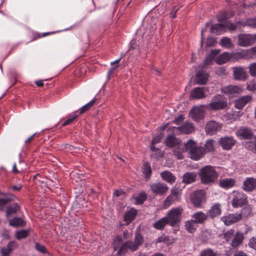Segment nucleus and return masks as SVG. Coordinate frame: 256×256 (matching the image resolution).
I'll list each match as a JSON object with an SVG mask.
<instances>
[{"instance_id": "obj_44", "label": "nucleus", "mask_w": 256, "mask_h": 256, "mask_svg": "<svg viewBox=\"0 0 256 256\" xmlns=\"http://www.w3.org/2000/svg\"><path fill=\"white\" fill-rule=\"evenodd\" d=\"M134 241L138 246L143 244L144 242V238L142 234L139 231H136V232Z\"/></svg>"}, {"instance_id": "obj_22", "label": "nucleus", "mask_w": 256, "mask_h": 256, "mask_svg": "<svg viewBox=\"0 0 256 256\" xmlns=\"http://www.w3.org/2000/svg\"><path fill=\"white\" fill-rule=\"evenodd\" d=\"M251 100L250 96H243L234 102V107L238 109H242Z\"/></svg>"}, {"instance_id": "obj_19", "label": "nucleus", "mask_w": 256, "mask_h": 256, "mask_svg": "<svg viewBox=\"0 0 256 256\" xmlns=\"http://www.w3.org/2000/svg\"><path fill=\"white\" fill-rule=\"evenodd\" d=\"M222 213L221 205L220 204H216L213 205L210 210L207 212L208 217L212 219L218 216Z\"/></svg>"}, {"instance_id": "obj_11", "label": "nucleus", "mask_w": 256, "mask_h": 256, "mask_svg": "<svg viewBox=\"0 0 256 256\" xmlns=\"http://www.w3.org/2000/svg\"><path fill=\"white\" fill-rule=\"evenodd\" d=\"M242 218V214L240 213L230 214L222 216L221 220L226 225L230 226L238 222Z\"/></svg>"}, {"instance_id": "obj_33", "label": "nucleus", "mask_w": 256, "mask_h": 256, "mask_svg": "<svg viewBox=\"0 0 256 256\" xmlns=\"http://www.w3.org/2000/svg\"><path fill=\"white\" fill-rule=\"evenodd\" d=\"M136 214V210L134 209H130V210L126 212L124 214V221L127 224H129L134 218Z\"/></svg>"}, {"instance_id": "obj_56", "label": "nucleus", "mask_w": 256, "mask_h": 256, "mask_svg": "<svg viewBox=\"0 0 256 256\" xmlns=\"http://www.w3.org/2000/svg\"><path fill=\"white\" fill-rule=\"evenodd\" d=\"M246 88L248 90L254 91L256 90V81L251 80L247 83Z\"/></svg>"}, {"instance_id": "obj_8", "label": "nucleus", "mask_w": 256, "mask_h": 256, "mask_svg": "<svg viewBox=\"0 0 256 256\" xmlns=\"http://www.w3.org/2000/svg\"><path fill=\"white\" fill-rule=\"evenodd\" d=\"M256 40L254 36L250 34H240L238 36V45L242 47H248L252 45Z\"/></svg>"}, {"instance_id": "obj_31", "label": "nucleus", "mask_w": 256, "mask_h": 256, "mask_svg": "<svg viewBox=\"0 0 256 256\" xmlns=\"http://www.w3.org/2000/svg\"><path fill=\"white\" fill-rule=\"evenodd\" d=\"M162 178L170 184L174 182L176 178L172 173L169 171L166 170L160 174Z\"/></svg>"}, {"instance_id": "obj_15", "label": "nucleus", "mask_w": 256, "mask_h": 256, "mask_svg": "<svg viewBox=\"0 0 256 256\" xmlns=\"http://www.w3.org/2000/svg\"><path fill=\"white\" fill-rule=\"evenodd\" d=\"M242 90V89L241 87L234 86V85H230L226 86L223 87L222 88V92L230 96H233L235 94H240Z\"/></svg>"}, {"instance_id": "obj_16", "label": "nucleus", "mask_w": 256, "mask_h": 256, "mask_svg": "<svg viewBox=\"0 0 256 256\" xmlns=\"http://www.w3.org/2000/svg\"><path fill=\"white\" fill-rule=\"evenodd\" d=\"M139 246L134 241L128 240L120 248L118 253L119 254H122L126 252L127 249L130 250L131 251L134 252L138 248Z\"/></svg>"}, {"instance_id": "obj_9", "label": "nucleus", "mask_w": 256, "mask_h": 256, "mask_svg": "<svg viewBox=\"0 0 256 256\" xmlns=\"http://www.w3.org/2000/svg\"><path fill=\"white\" fill-rule=\"evenodd\" d=\"M232 194V204L234 208H238L247 203V196L243 192L234 191Z\"/></svg>"}, {"instance_id": "obj_27", "label": "nucleus", "mask_w": 256, "mask_h": 256, "mask_svg": "<svg viewBox=\"0 0 256 256\" xmlns=\"http://www.w3.org/2000/svg\"><path fill=\"white\" fill-rule=\"evenodd\" d=\"M198 228V224L193 220H186L184 222V228L189 233H194Z\"/></svg>"}, {"instance_id": "obj_39", "label": "nucleus", "mask_w": 256, "mask_h": 256, "mask_svg": "<svg viewBox=\"0 0 256 256\" xmlns=\"http://www.w3.org/2000/svg\"><path fill=\"white\" fill-rule=\"evenodd\" d=\"M24 224V220L20 218H14L9 220V224L14 227L23 226Z\"/></svg>"}, {"instance_id": "obj_36", "label": "nucleus", "mask_w": 256, "mask_h": 256, "mask_svg": "<svg viewBox=\"0 0 256 256\" xmlns=\"http://www.w3.org/2000/svg\"><path fill=\"white\" fill-rule=\"evenodd\" d=\"M196 177L195 172H186L183 176L182 182L186 184H190L195 181Z\"/></svg>"}, {"instance_id": "obj_53", "label": "nucleus", "mask_w": 256, "mask_h": 256, "mask_svg": "<svg viewBox=\"0 0 256 256\" xmlns=\"http://www.w3.org/2000/svg\"><path fill=\"white\" fill-rule=\"evenodd\" d=\"M234 236V230L231 229L224 233V238L226 242H228Z\"/></svg>"}, {"instance_id": "obj_25", "label": "nucleus", "mask_w": 256, "mask_h": 256, "mask_svg": "<svg viewBox=\"0 0 256 256\" xmlns=\"http://www.w3.org/2000/svg\"><path fill=\"white\" fill-rule=\"evenodd\" d=\"M244 239V234L240 232H237L234 236V238L232 241L231 246L232 248H236L242 244Z\"/></svg>"}, {"instance_id": "obj_1", "label": "nucleus", "mask_w": 256, "mask_h": 256, "mask_svg": "<svg viewBox=\"0 0 256 256\" xmlns=\"http://www.w3.org/2000/svg\"><path fill=\"white\" fill-rule=\"evenodd\" d=\"M186 150L190 154L192 160H198L202 158L205 154L206 150L202 146H197L196 142L190 140L185 144Z\"/></svg>"}, {"instance_id": "obj_32", "label": "nucleus", "mask_w": 256, "mask_h": 256, "mask_svg": "<svg viewBox=\"0 0 256 256\" xmlns=\"http://www.w3.org/2000/svg\"><path fill=\"white\" fill-rule=\"evenodd\" d=\"M220 50H212L210 53L206 56V58L204 59L203 62V66L202 67H204L205 66H208L210 64L213 60L214 57L219 54Z\"/></svg>"}, {"instance_id": "obj_58", "label": "nucleus", "mask_w": 256, "mask_h": 256, "mask_svg": "<svg viewBox=\"0 0 256 256\" xmlns=\"http://www.w3.org/2000/svg\"><path fill=\"white\" fill-rule=\"evenodd\" d=\"M224 28H226L228 30H234L236 28V26L232 23L224 22Z\"/></svg>"}, {"instance_id": "obj_55", "label": "nucleus", "mask_w": 256, "mask_h": 256, "mask_svg": "<svg viewBox=\"0 0 256 256\" xmlns=\"http://www.w3.org/2000/svg\"><path fill=\"white\" fill-rule=\"evenodd\" d=\"M12 196L10 197L5 198H0V209L2 210L5 204L11 202L12 200Z\"/></svg>"}, {"instance_id": "obj_46", "label": "nucleus", "mask_w": 256, "mask_h": 256, "mask_svg": "<svg viewBox=\"0 0 256 256\" xmlns=\"http://www.w3.org/2000/svg\"><path fill=\"white\" fill-rule=\"evenodd\" d=\"M217 252L210 248H207L202 251L200 256H216Z\"/></svg>"}, {"instance_id": "obj_21", "label": "nucleus", "mask_w": 256, "mask_h": 256, "mask_svg": "<svg viewBox=\"0 0 256 256\" xmlns=\"http://www.w3.org/2000/svg\"><path fill=\"white\" fill-rule=\"evenodd\" d=\"M256 188V178H248L244 182L243 190L246 192H252Z\"/></svg>"}, {"instance_id": "obj_63", "label": "nucleus", "mask_w": 256, "mask_h": 256, "mask_svg": "<svg viewBox=\"0 0 256 256\" xmlns=\"http://www.w3.org/2000/svg\"><path fill=\"white\" fill-rule=\"evenodd\" d=\"M2 236L4 238H10V232L8 230H4L2 232Z\"/></svg>"}, {"instance_id": "obj_17", "label": "nucleus", "mask_w": 256, "mask_h": 256, "mask_svg": "<svg viewBox=\"0 0 256 256\" xmlns=\"http://www.w3.org/2000/svg\"><path fill=\"white\" fill-rule=\"evenodd\" d=\"M150 189L155 194L161 195L166 192L168 188L164 184L158 182L151 184Z\"/></svg>"}, {"instance_id": "obj_7", "label": "nucleus", "mask_w": 256, "mask_h": 256, "mask_svg": "<svg viewBox=\"0 0 256 256\" xmlns=\"http://www.w3.org/2000/svg\"><path fill=\"white\" fill-rule=\"evenodd\" d=\"M206 110L207 108L205 104L194 106L190 110V114L194 120L198 122L204 118Z\"/></svg>"}, {"instance_id": "obj_60", "label": "nucleus", "mask_w": 256, "mask_h": 256, "mask_svg": "<svg viewBox=\"0 0 256 256\" xmlns=\"http://www.w3.org/2000/svg\"><path fill=\"white\" fill-rule=\"evenodd\" d=\"M162 137L163 135L162 134H158L157 136L154 137L152 141V144H155L157 143L160 142Z\"/></svg>"}, {"instance_id": "obj_37", "label": "nucleus", "mask_w": 256, "mask_h": 256, "mask_svg": "<svg viewBox=\"0 0 256 256\" xmlns=\"http://www.w3.org/2000/svg\"><path fill=\"white\" fill-rule=\"evenodd\" d=\"M167 224H168V223L166 218L164 217L154 223L153 224V227L156 230H162Z\"/></svg>"}, {"instance_id": "obj_2", "label": "nucleus", "mask_w": 256, "mask_h": 256, "mask_svg": "<svg viewBox=\"0 0 256 256\" xmlns=\"http://www.w3.org/2000/svg\"><path fill=\"white\" fill-rule=\"evenodd\" d=\"M201 182L204 184H209L214 182L218 177V174L214 167L211 166H206L202 168L199 174Z\"/></svg>"}, {"instance_id": "obj_43", "label": "nucleus", "mask_w": 256, "mask_h": 256, "mask_svg": "<svg viewBox=\"0 0 256 256\" xmlns=\"http://www.w3.org/2000/svg\"><path fill=\"white\" fill-rule=\"evenodd\" d=\"M238 24L242 26H248L254 28H256V18H250L246 20L244 22H238Z\"/></svg>"}, {"instance_id": "obj_64", "label": "nucleus", "mask_w": 256, "mask_h": 256, "mask_svg": "<svg viewBox=\"0 0 256 256\" xmlns=\"http://www.w3.org/2000/svg\"><path fill=\"white\" fill-rule=\"evenodd\" d=\"M252 210V208L250 206H248L244 208L242 210V212L244 214H248Z\"/></svg>"}, {"instance_id": "obj_59", "label": "nucleus", "mask_w": 256, "mask_h": 256, "mask_svg": "<svg viewBox=\"0 0 256 256\" xmlns=\"http://www.w3.org/2000/svg\"><path fill=\"white\" fill-rule=\"evenodd\" d=\"M248 245L250 248L256 250V238L254 237L250 238L249 240Z\"/></svg>"}, {"instance_id": "obj_18", "label": "nucleus", "mask_w": 256, "mask_h": 256, "mask_svg": "<svg viewBox=\"0 0 256 256\" xmlns=\"http://www.w3.org/2000/svg\"><path fill=\"white\" fill-rule=\"evenodd\" d=\"M236 135L240 139H250L252 137V132L248 128L242 127L236 131Z\"/></svg>"}, {"instance_id": "obj_62", "label": "nucleus", "mask_w": 256, "mask_h": 256, "mask_svg": "<svg viewBox=\"0 0 256 256\" xmlns=\"http://www.w3.org/2000/svg\"><path fill=\"white\" fill-rule=\"evenodd\" d=\"M216 42V40L214 38L212 37H208L207 38L206 45L208 46H214Z\"/></svg>"}, {"instance_id": "obj_6", "label": "nucleus", "mask_w": 256, "mask_h": 256, "mask_svg": "<svg viewBox=\"0 0 256 256\" xmlns=\"http://www.w3.org/2000/svg\"><path fill=\"white\" fill-rule=\"evenodd\" d=\"M191 202L194 207L202 208V204L206 200V192L202 190L194 192L190 196Z\"/></svg>"}, {"instance_id": "obj_48", "label": "nucleus", "mask_w": 256, "mask_h": 256, "mask_svg": "<svg viewBox=\"0 0 256 256\" xmlns=\"http://www.w3.org/2000/svg\"><path fill=\"white\" fill-rule=\"evenodd\" d=\"M178 200L175 198L173 197L171 194L167 197L164 202V206L165 208L169 207L173 202Z\"/></svg>"}, {"instance_id": "obj_49", "label": "nucleus", "mask_w": 256, "mask_h": 256, "mask_svg": "<svg viewBox=\"0 0 256 256\" xmlns=\"http://www.w3.org/2000/svg\"><path fill=\"white\" fill-rule=\"evenodd\" d=\"M143 173L146 177H149L152 173L150 166L149 163L146 162L143 166Z\"/></svg>"}, {"instance_id": "obj_26", "label": "nucleus", "mask_w": 256, "mask_h": 256, "mask_svg": "<svg viewBox=\"0 0 256 256\" xmlns=\"http://www.w3.org/2000/svg\"><path fill=\"white\" fill-rule=\"evenodd\" d=\"M190 96L194 99H202L206 98V94L202 88L198 87L192 90Z\"/></svg>"}, {"instance_id": "obj_40", "label": "nucleus", "mask_w": 256, "mask_h": 256, "mask_svg": "<svg viewBox=\"0 0 256 256\" xmlns=\"http://www.w3.org/2000/svg\"><path fill=\"white\" fill-rule=\"evenodd\" d=\"M30 232L29 230H22L16 231L15 232V237L18 240L25 238L28 236Z\"/></svg>"}, {"instance_id": "obj_4", "label": "nucleus", "mask_w": 256, "mask_h": 256, "mask_svg": "<svg viewBox=\"0 0 256 256\" xmlns=\"http://www.w3.org/2000/svg\"><path fill=\"white\" fill-rule=\"evenodd\" d=\"M183 209L181 207L172 208L168 212L166 218L168 224L174 227L178 224L182 219Z\"/></svg>"}, {"instance_id": "obj_41", "label": "nucleus", "mask_w": 256, "mask_h": 256, "mask_svg": "<svg viewBox=\"0 0 256 256\" xmlns=\"http://www.w3.org/2000/svg\"><path fill=\"white\" fill-rule=\"evenodd\" d=\"M96 99L94 98L92 99L90 102L86 104L83 106H82L80 110H79V114H82L88 110L91 107H92L95 104L96 102Z\"/></svg>"}, {"instance_id": "obj_20", "label": "nucleus", "mask_w": 256, "mask_h": 256, "mask_svg": "<svg viewBox=\"0 0 256 256\" xmlns=\"http://www.w3.org/2000/svg\"><path fill=\"white\" fill-rule=\"evenodd\" d=\"M18 244L15 241H10L5 247L0 248V253L2 256H8L10 252L16 248Z\"/></svg>"}, {"instance_id": "obj_47", "label": "nucleus", "mask_w": 256, "mask_h": 256, "mask_svg": "<svg viewBox=\"0 0 256 256\" xmlns=\"http://www.w3.org/2000/svg\"><path fill=\"white\" fill-rule=\"evenodd\" d=\"M204 146L208 152H212L214 150V141L212 140H208L206 142Z\"/></svg>"}, {"instance_id": "obj_24", "label": "nucleus", "mask_w": 256, "mask_h": 256, "mask_svg": "<svg viewBox=\"0 0 256 256\" xmlns=\"http://www.w3.org/2000/svg\"><path fill=\"white\" fill-rule=\"evenodd\" d=\"M192 218L197 224L204 223L208 218L206 214L201 211L194 212L192 215Z\"/></svg>"}, {"instance_id": "obj_29", "label": "nucleus", "mask_w": 256, "mask_h": 256, "mask_svg": "<svg viewBox=\"0 0 256 256\" xmlns=\"http://www.w3.org/2000/svg\"><path fill=\"white\" fill-rule=\"evenodd\" d=\"M232 60L230 54L224 52L218 56L216 59V62L218 64H222Z\"/></svg>"}, {"instance_id": "obj_13", "label": "nucleus", "mask_w": 256, "mask_h": 256, "mask_svg": "<svg viewBox=\"0 0 256 256\" xmlns=\"http://www.w3.org/2000/svg\"><path fill=\"white\" fill-rule=\"evenodd\" d=\"M222 124L214 120L208 122L206 126V132L208 134L213 135L222 129Z\"/></svg>"}, {"instance_id": "obj_30", "label": "nucleus", "mask_w": 256, "mask_h": 256, "mask_svg": "<svg viewBox=\"0 0 256 256\" xmlns=\"http://www.w3.org/2000/svg\"><path fill=\"white\" fill-rule=\"evenodd\" d=\"M19 206L16 203L12 204L8 206L6 210V218L10 217L12 216L14 214H16L18 211L19 210Z\"/></svg>"}, {"instance_id": "obj_57", "label": "nucleus", "mask_w": 256, "mask_h": 256, "mask_svg": "<svg viewBox=\"0 0 256 256\" xmlns=\"http://www.w3.org/2000/svg\"><path fill=\"white\" fill-rule=\"evenodd\" d=\"M180 191L181 190L178 188L172 189L170 194L178 200L180 198Z\"/></svg>"}, {"instance_id": "obj_38", "label": "nucleus", "mask_w": 256, "mask_h": 256, "mask_svg": "<svg viewBox=\"0 0 256 256\" xmlns=\"http://www.w3.org/2000/svg\"><path fill=\"white\" fill-rule=\"evenodd\" d=\"M185 151H186L185 148V146L182 147L178 146L174 150L173 154L178 159L182 160L184 158L183 153Z\"/></svg>"}, {"instance_id": "obj_5", "label": "nucleus", "mask_w": 256, "mask_h": 256, "mask_svg": "<svg viewBox=\"0 0 256 256\" xmlns=\"http://www.w3.org/2000/svg\"><path fill=\"white\" fill-rule=\"evenodd\" d=\"M234 12L232 11L224 12L221 18H218L220 24L212 25L211 32L220 34L222 32H224V21L234 16Z\"/></svg>"}, {"instance_id": "obj_51", "label": "nucleus", "mask_w": 256, "mask_h": 256, "mask_svg": "<svg viewBox=\"0 0 256 256\" xmlns=\"http://www.w3.org/2000/svg\"><path fill=\"white\" fill-rule=\"evenodd\" d=\"M146 198V195L144 192H140L138 196L136 198V204H142Z\"/></svg>"}, {"instance_id": "obj_54", "label": "nucleus", "mask_w": 256, "mask_h": 256, "mask_svg": "<svg viewBox=\"0 0 256 256\" xmlns=\"http://www.w3.org/2000/svg\"><path fill=\"white\" fill-rule=\"evenodd\" d=\"M246 50L248 54V59L256 57V46Z\"/></svg>"}, {"instance_id": "obj_61", "label": "nucleus", "mask_w": 256, "mask_h": 256, "mask_svg": "<svg viewBox=\"0 0 256 256\" xmlns=\"http://www.w3.org/2000/svg\"><path fill=\"white\" fill-rule=\"evenodd\" d=\"M36 248L39 252L46 254V250L45 246L43 245H41L38 243L36 244Z\"/></svg>"}, {"instance_id": "obj_50", "label": "nucleus", "mask_w": 256, "mask_h": 256, "mask_svg": "<svg viewBox=\"0 0 256 256\" xmlns=\"http://www.w3.org/2000/svg\"><path fill=\"white\" fill-rule=\"evenodd\" d=\"M78 115L76 112L72 114L70 116H69L68 118L62 124V126H66L70 124L74 121V120L78 117Z\"/></svg>"}, {"instance_id": "obj_34", "label": "nucleus", "mask_w": 256, "mask_h": 256, "mask_svg": "<svg viewBox=\"0 0 256 256\" xmlns=\"http://www.w3.org/2000/svg\"><path fill=\"white\" fill-rule=\"evenodd\" d=\"M235 184V180L232 178H226L220 181V186L224 188H229L233 186Z\"/></svg>"}, {"instance_id": "obj_52", "label": "nucleus", "mask_w": 256, "mask_h": 256, "mask_svg": "<svg viewBox=\"0 0 256 256\" xmlns=\"http://www.w3.org/2000/svg\"><path fill=\"white\" fill-rule=\"evenodd\" d=\"M248 68L250 76L256 78V62L250 64L249 65Z\"/></svg>"}, {"instance_id": "obj_3", "label": "nucleus", "mask_w": 256, "mask_h": 256, "mask_svg": "<svg viewBox=\"0 0 256 256\" xmlns=\"http://www.w3.org/2000/svg\"><path fill=\"white\" fill-rule=\"evenodd\" d=\"M205 105L207 110H209L218 111L226 108L228 106V102L222 96L216 94L212 98L208 104Z\"/></svg>"}, {"instance_id": "obj_35", "label": "nucleus", "mask_w": 256, "mask_h": 256, "mask_svg": "<svg viewBox=\"0 0 256 256\" xmlns=\"http://www.w3.org/2000/svg\"><path fill=\"white\" fill-rule=\"evenodd\" d=\"M166 144L168 146L174 147L179 144V140L174 136L170 135L167 136L166 141Z\"/></svg>"}, {"instance_id": "obj_10", "label": "nucleus", "mask_w": 256, "mask_h": 256, "mask_svg": "<svg viewBox=\"0 0 256 256\" xmlns=\"http://www.w3.org/2000/svg\"><path fill=\"white\" fill-rule=\"evenodd\" d=\"M194 127L192 124L190 122H186L182 125L178 127H174L173 132L176 134H189L194 131Z\"/></svg>"}, {"instance_id": "obj_28", "label": "nucleus", "mask_w": 256, "mask_h": 256, "mask_svg": "<svg viewBox=\"0 0 256 256\" xmlns=\"http://www.w3.org/2000/svg\"><path fill=\"white\" fill-rule=\"evenodd\" d=\"M208 74L202 71L198 72L196 74V80L198 84H205L208 80Z\"/></svg>"}, {"instance_id": "obj_23", "label": "nucleus", "mask_w": 256, "mask_h": 256, "mask_svg": "<svg viewBox=\"0 0 256 256\" xmlns=\"http://www.w3.org/2000/svg\"><path fill=\"white\" fill-rule=\"evenodd\" d=\"M232 60L236 62L242 58H248L246 50H241L239 52H234L230 54Z\"/></svg>"}, {"instance_id": "obj_12", "label": "nucleus", "mask_w": 256, "mask_h": 256, "mask_svg": "<svg viewBox=\"0 0 256 256\" xmlns=\"http://www.w3.org/2000/svg\"><path fill=\"white\" fill-rule=\"evenodd\" d=\"M234 78L238 80H245L248 75L246 68L242 66H236L232 68Z\"/></svg>"}, {"instance_id": "obj_45", "label": "nucleus", "mask_w": 256, "mask_h": 256, "mask_svg": "<svg viewBox=\"0 0 256 256\" xmlns=\"http://www.w3.org/2000/svg\"><path fill=\"white\" fill-rule=\"evenodd\" d=\"M245 146L252 152L256 153V140L245 142Z\"/></svg>"}, {"instance_id": "obj_42", "label": "nucleus", "mask_w": 256, "mask_h": 256, "mask_svg": "<svg viewBox=\"0 0 256 256\" xmlns=\"http://www.w3.org/2000/svg\"><path fill=\"white\" fill-rule=\"evenodd\" d=\"M220 44L222 46L226 48H230L234 46L231 39L227 37H224L221 39Z\"/></svg>"}, {"instance_id": "obj_14", "label": "nucleus", "mask_w": 256, "mask_h": 256, "mask_svg": "<svg viewBox=\"0 0 256 256\" xmlns=\"http://www.w3.org/2000/svg\"><path fill=\"white\" fill-rule=\"evenodd\" d=\"M219 142L224 150H229L236 144V140L232 136H224L220 138Z\"/></svg>"}]
</instances>
